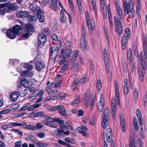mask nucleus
Masks as SVG:
<instances>
[{
  "label": "nucleus",
  "instance_id": "obj_15",
  "mask_svg": "<svg viewBox=\"0 0 147 147\" xmlns=\"http://www.w3.org/2000/svg\"><path fill=\"white\" fill-rule=\"evenodd\" d=\"M86 37V36L84 38L82 36L80 41V47L83 51L86 50L87 49V42Z\"/></svg>",
  "mask_w": 147,
  "mask_h": 147
},
{
  "label": "nucleus",
  "instance_id": "obj_18",
  "mask_svg": "<svg viewBox=\"0 0 147 147\" xmlns=\"http://www.w3.org/2000/svg\"><path fill=\"white\" fill-rule=\"evenodd\" d=\"M88 130L87 128L83 126H81L78 127L77 129V132L81 133L84 136H86L88 135L86 132Z\"/></svg>",
  "mask_w": 147,
  "mask_h": 147
},
{
  "label": "nucleus",
  "instance_id": "obj_4",
  "mask_svg": "<svg viewBox=\"0 0 147 147\" xmlns=\"http://www.w3.org/2000/svg\"><path fill=\"white\" fill-rule=\"evenodd\" d=\"M114 21L115 24V30L118 34L121 35L122 33V26L120 19L116 16L114 17Z\"/></svg>",
  "mask_w": 147,
  "mask_h": 147
},
{
  "label": "nucleus",
  "instance_id": "obj_56",
  "mask_svg": "<svg viewBox=\"0 0 147 147\" xmlns=\"http://www.w3.org/2000/svg\"><path fill=\"white\" fill-rule=\"evenodd\" d=\"M87 25L89 29H90V28H91V30L92 31L94 30V27H92L91 24V22L90 20H86Z\"/></svg>",
  "mask_w": 147,
  "mask_h": 147
},
{
  "label": "nucleus",
  "instance_id": "obj_39",
  "mask_svg": "<svg viewBox=\"0 0 147 147\" xmlns=\"http://www.w3.org/2000/svg\"><path fill=\"white\" fill-rule=\"evenodd\" d=\"M32 33H30V32H25L22 34L21 35V37L24 38V39L25 38H28L31 35Z\"/></svg>",
  "mask_w": 147,
  "mask_h": 147
},
{
  "label": "nucleus",
  "instance_id": "obj_13",
  "mask_svg": "<svg viewBox=\"0 0 147 147\" xmlns=\"http://www.w3.org/2000/svg\"><path fill=\"white\" fill-rule=\"evenodd\" d=\"M36 60V58L34 60V61L36 62L35 63L36 64L35 69L38 71H40L44 68L45 65L42 61H38Z\"/></svg>",
  "mask_w": 147,
  "mask_h": 147
},
{
  "label": "nucleus",
  "instance_id": "obj_45",
  "mask_svg": "<svg viewBox=\"0 0 147 147\" xmlns=\"http://www.w3.org/2000/svg\"><path fill=\"white\" fill-rule=\"evenodd\" d=\"M11 131L17 134L20 136H22L23 135V132L18 129H11Z\"/></svg>",
  "mask_w": 147,
  "mask_h": 147
},
{
  "label": "nucleus",
  "instance_id": "obj_34",
  "mask_svg": "<svg viewBox=\"0 0 147 147\" xmlns=\"http://www.w3.org/2000/svg\"><path fill=\"white\" fill-rule=\"evenodd\" d=\"M117 11V13L120 20H122L124 18L123 16V14L122 13L121 9L120 7L116 8Z\"/></svg>",
  "mask_w": 147,
  "mask_h": 147
},
{
  "label": "nucleus",
  "instance_id": "obj_37",
  "mask_svg": "<svg viewBox=\"0 0 147 147\" xmlns=\"http://www.w3.org/2000/svg\"><path fill=\"white\" fill-rule=\"evenodd\" d=\"M72 64L71 69L75 71H77L78 70L79 65L77 63H73Z\"/></svg>",
  "mask_w": 147,
  "mask_h": 147
},
{
  "label": "nucleus",
  "instance_id": "obj_23",
  "mask_svg": "<svg viewBox=\"0 0 147 147\" xmlns=\"http://www.w3.org/2000/svg\"><path fill=\"white\" fill-rule=\"evenodd\" d=\"M23 124H24L22 126L24 128L29 129L30 130H37V128L36 127V126H34L32 125H28L26 124V122H24L23 123Z\"/></svg>",
  "mask_w": 147,
  "mask_h": 147
},
{
  "label": "nucleus",
  "instance_id": "obj_16",
  "mask_svg": "<svg viewBox=\"0 0 147 147\" xmlns=\"http://www.w3.org/2000/svg\"><path fill=\"white\" fill-rule=\"evenodd\" d=\"M109 123V117L108 116L103 117L102 116V125L104 129H105Z\"/></svg>",
  "mask_w": 147,
  "mask_h": 147
},
{
  "label": "nucleus",
  "instance_id": "obj_63",
  "mask_svg": "<svg viewBox=\"0 0 147 147\" xmlns=\"http://www.w3.org/2000/svg\"><path fill=\"white\" fill-rule=\"evenodd\" d=\"M85 36H86V35L84 25H82V36L84 38Z\"/></svg>",
  "mask_w": 147,
  "mask_h": 147
},
{
  "label": "nucleus",
  "instance_id": "obj_55",
  "mask_svg": "<svg viewBox=\"0 0 147 147\" xmlns=\"http://www.w3.org/2000/svg\"><path fill=\"white\" fill-rule=\"evenodd\" d=\"M131 141L129 145V147H136V146L134 143V140L132 138H131L132 140H131V137L129 138Z\"/></svg>",
  "mask_w": 147,
  "mask_h": 147
},
{
  "label": "nucleus",
  "instance_id": "obj_3",
  "mask_svg": "<svg viewBox=\"0 0 147 147\" xmlns=\"http://www.w3.org/2000/svg\"><path fill=\"white\" fill-rule=\"evenodd\" d=\"M144 54L143 55L142 53H140L139 55L138 56V61L140 62L141 67H145L146 68V59H147V50H144Z\"/></svg>",
  "mask_w": 147,
  "mask_h": 147
},
{
  "label": "nucleus",
  "instance_id": "obj_26",
  "mask_svg": "<svg viewBox=\"0 0 147 147\" xmlns=\"http://www.w3.org/2000/svg\"><path fill=\"white\" fill-rule=\"evenodd\" d=\"M59 112L62 116H65L66 115V110L63 106L61 105H59Z\"/></svg>",
  "mask_w": 147,
  "mask_h": 147
},
{
  "label": "nucleus",
  "instance_id": "obj_58",
  "mask_svg": "<svg viewBox=\"0 0 147 147\" xmlns=\"http://www.w3.org/2000/svg\"><path fill=\"white\" fill-rule=\"evenodd\" d=\"M83 99L84 101H86L87 102H88L89 101V98L87 96V94L86 93H85L83 96Z\"/></svg>",
  "mask_w": 147,
  "mask_h": 147
},
{
  "label": "nucleus",
  "instance_id": "obj_27",
  "mask_svg": "<svg viewBox=\"0 0 147 147\" xmlns=\"http://www.w3.org/2000/svg\"><path fill=\"white\" fill-rule=\"evenodd\" d=\"M123 5L124 11L127 14H129L130 12V3H124Z\"/></svg>",
  "mask_w": 147,
  "mask_h": 147
},
{
  "label": "nucleus",
  "instance_id": "obj_8",
  "mask_svg": "<svg viewBox=\"0 0 147 147\" xmlns=\"http://www.w3.org/2000/svg\"><path fill=\"white\" fill-rule=\"evenodd\" d=\"M61 47V46L58 47L55 46L51 48L50 54L51 58L56 59L58 56V52Z\"/></svg>",
  "mask_w": 147,
  "mask_h": 147
},
{
  "label": "nucleus",
  "instance_id": "obj_61",
  "mask_svg": "<svg viewBox=\"0 0 147 147\" xmlns=\"http://www.w3.org/2000/svg\"><path fill=\"white\" fill-rule=\"evenodd\" d=\"M27 90L26 89H25L20 93V94L22 96H24L27 94Z\"/></svg>",
  "mask_w": 147,
  "mask_h": 147
},
{
  "label": "nucleus",
  "instance_id": "obj_40",
  "mask_svg": "<svg viewBox=\"0 0 147 147\" xmlns=\"http://www.w3.org/2000/svg\"><path fill=\"white\" fill-rule=\"evenodd\" d=\"M89 7L92 10H95L96 8V3L91 2L89 4Z\"/></svg>",
  "mask_w": 147,
  "mask_h": 147
},
{
  "label": "nucleus",
  "instance_id": "obj_54",
  "mask_svg": "<svg viewBox=\"0 0 147 147\" xmlns=\"http://www.w3.org/2000/svg\"><path fill=\"white\" fill-rule=\"evenodd\" d=\"M88 81V79L84 77L82 78L80 80V83L83 84L86 83Z\"/></svg>",
  "mask_w": 147,
  "mask_h": 147
},
{
  "label": "nucleus",
  "instance_id": "obj_2",
  "mask_svg": "<svg viewBox=\"0 0 147 147\" xmlns=\"http://www.w3.org/2000/svg\"><path fill=\"white\" fill-rule=\"evenodd\" d=\"M132 50L130 48L128 49L127 54V60L130 65L131 72L134 73L135 67L136 62L133 56H132Z\"/></svg>",
  "mask_w": 147,
  "mask_h": 147
},
{
  "label": "nucleus",
  "instance_id": "obj_28",
  "mask_svg": "<svg viewBox=\"0 0 147 147\" xmlns=\"http://www.w3.org/2000/svg\"><path fill=\"white\" fill-rule=\"evenodd\" d=\"M142 38L143 41V47L144 50H147V38L144 34H142Z\"/></svg>",
  "mask_w": 147,
  "mask_h": 147
},
{
  "label": "nucleus",
  "instance_id": "obj_10",
  "mask_svg": "<svg viewBox=\"0 0 147 147\" xmlns=\"http://www.w3.org/2000/svg\"><path fill=\"white\" fill-rule=\"evenodd\" d=\"M18 8V7L16 3H13L10 4L7 3L6 11L7 12H9L15 11Z\"/></svg>",
  "mask_w": 147,
  "mask_h": 147
},
{
  "label": "nucleus",
  "instance_id": "obj_41",
  "mask_svg": "<svg viewBox=\"0 0 147 147\" xmlns=\"http://www.w3.org/2000/svg\"><path fill=\"white\" fill-rule=\"evenodd\" d=\"M104 115L103 116V117H105L108 116L109 117V108L108 107H107L105 110V111L103 112Z\"/></svg>",
  "mask_w": 147,
  "mask_h": 147
},
{
  "label": "nucleus",
  "instance_id": "obj_29",
  "mask_svg": "<svg viewBox=\"0 0 147 147\" xmlns=\"http://www.w3.org/2000/svg\"><path fill=\"white\" fill-rule=\"evenodd\" d=\"M34 29L33 26L31 24L27 25L25 29V31L27 32H30L32 33V32H34Z\"/></svg>",
  "mask_w": 147,
  "mask_h": 147
},
{
  "label": "nucleus",
  "instance_id": "obj_57",
  "mask_svg": "<svg viewBox=\"0 0 147 147\" xmlns=\"http://www.w3.org/2000/svg\"><path fill=\"white\" fill-rule=\"evenodd\" d=\"M114 86L115 92L119 91L118 84L116 80H115L114 81Z\"/></svg>",
  "mask_w": 147,
  "mask_h": 147
},
{
  "label": "nucleus",
  "instance_id": "obj_14",
  "mask_svg": "<svg viewBox=\"0 0 147 147\" xmlns=\"http://www.w3.org/2000/svg\"><path fill=\"white\" fill-rule=\"evenodd\" d=\"M36 11H37L38 19L40 22H42L45 20L44 14L42 11L41 10L40 7H37L36 8Z\"/></svg>",
  "mask_w": 147,
  "mask_h": 147
},
{
  "label": "nucleus",
  "instance_id": "obj_24",
  "mask_svg": "<svg viewBox=\"0 0 147 147\" xmlns=\"http://www.w3.org/2000/svg\"><path fill=\"white\" fill-rule=\"evenodd\" d=\"M128 37L124 36L123 37L122 39V47L123 50L125 49L127 43V40L128 38Z\"/></svg>",
  "mask_w": 147,
  "mask_h": 147
},
{
  "label": "nucleus",
  "instance_id": "obj_30",
  "mask_svg": "<svg viewBox=\"0 0 147 147\" xmlns=\"http://www.w3.org/2000/svg\"><path fill=\"white\" fill-rule=\"evenodd\" d=\"M22 76H25L27 77H31L33 76V74L29 71L25 70L21 74Z\"/></svg>",
  "mask_w": 147,
  "mask_h": 147
},
{
  "label": "nucleus",
  "instance_id": "obj_19",
  "mask_svg": "<svg viewBox=\"0 0 147 147\" xmlns=\"http://www.w3.org/2000/svg\"><path fill=\"white\" fill-rule=\"evenodd\" d=\"M100 101L98 105V111L100 112H102L104 108V98L102 97V94H101L100 97Z\"/></svg>",
  "mask_w": 147,
  "mask_h": 147
},
{
  "label": "nucleus",
  "instance_id": "obj_62",
  "mask_svg": "<svg viewBox=\"0 0 147 147\" xmlns=\"http://www.w3.org/2000/svg\"><path fill=\"white\" fill-rule=\"evenodd\" d=\"M124 92L125 94L127 95L129 92V86H124Z\"/></svg>",
  "mask_w": 147,
  "mask_h": 147
},
{
  "label": "nucleus",
  "instance_id": "obj_60",
  "mask_svg": "<svg viewBox=\"0 0 147 147\" xmlns=\"http://www.w3.org/2000/svg\"><path fill=\"white\" fill-rule=\"evenodd\" d=\"M66 17L64 15H60V21L61 23H64L65 22Z\"/></svg>",
  "mask_w": 147,
  "mask_h": 147
},
{
  "label": "nucleus",
  "instance_id": "obj_9",
  "mask_svg": "<svg viewBox=\"0 0 147 147\" xmlns=\"http://www.w3.org/2000/svg\"><path fill=\"white\" fill-rule=\"evenodd\" d=\"M21 84L25 88H27L28 90L30 92H32L35 90V88L32 86H28L27 80L24 78H23L21 79Z\"/></svg>",
  "mask_w": 147,
  "mask_h": 147
},
{
  "label": "nucleus",
  "instance_id": "obj_21",
  "mask_svg": "<svg viewBox=\"0 0 147 147\" xmlns=\"http://www.w3.org/2000/svg\"><path fill=\"white\" fill-rule=\"evenodd\" d=\"M20 95L19 92L16 91L12 93L10 96V98L11 100L13 102L16 101Z\"/></svg>",
  "mask_w": 147,
  "mask_h": 147
},
{
  "label": "nucleus",
  "instance_id": "obj_46",
  "mask_svg": "<svg viewBox=\"0 0 147 147\" xmlns=\"http://www.w3.org/2000/svg\"><path fill=\"white\" fill-rule=\"evenodd\" d=\"M134 98L137 99L138 98V91L137 87L135 88L134 91Z\"/></svg>",
  "mask_w": 147,
  "mask_h": 147
},
{
  "label": "nucleus",
  "instance_id": "obj_32",
  "mask_svg": "<svg viewBox=\"0 0 147 147\" xmlns=\"http://www.w3.org/2000/svg\"><path fill=\"white\" fill-rule=\"evenodd\" d=\"M105 63V66L107 72L108 73L109 72V63L108 57L105 58L104 60Z\"/></svg>",
  "mask_w": 147,
  "mask_h": 147
},
{
  "label": "nucleus",
  "instance_id": "obj_51",
  "mask_svg": "<svg viewBox=\"0 0 147 147\" xmlns=\"http://www.w3.org/2000/svg\"><path fill=\"white\" fill-rule=\"evenodd\" d=\"M48 145L45 143H36V146L38 147H46Z\"/></svg>",
  "mask_w": 147,
  "mask_h": 147
},
{
  "label": "nucleus",
  "instance_id": "obj_33",
  "mask_svg": "<svg viewBox=\"0 0 147 147\" xmlns=\"http://www.w3.org/2000/svg\"><path fill=\"white\" fill-rule=\"evenodd\" d=\"M55 134H56L57 136H61L64 134V131L60 129H55L54 130Z\"/></svg>",
  "mask_w": 147,
  "mask_h": 147
},
{
  "label": "nucleus",
  "instance_id": "obj_31",
  "mask_svg": "<svg viewBox=\"0 0 147 147\" xmlns=\"http://www.w3.org/2000/svg\"><path fill=\"white\" fill-rule=\"evenodd\" d=\"M142 71L140 73V79L142 82H143L144 80V76L145 74L146 68L145 67H142Z\"/></svg>",
  "mask_w": 147,
  "mask_h": 147
},
{
  "label": "nucleus",
  "instance_id": "obj_20",
  "mask_svg": "<svg viewBox=\"0 0 147 147\" xmlns=\"http://www.w3.org/2000/svg\"><path fill=\"white\" fill-rule=\"evenodd\" d=\"M55 122H57L59 127L63 130H66V126L64 123V121L61 120L58 118H56Z\"/></svg>",
  "mask_w": 147,
  "mask_h": 147
},
{
  "label": "nucleus",
  "instance_id": "obj_12",
  "mask_svg": "<svg viewBox=\"0 0 147 147\" xmlns=\"http://www.w3.org/2000/svg\"><path fill=\"white\" fill-rule=\"evenodd\" d=\"M106 140L108 143L111 142V145L114 144V142L112 141V138L113 136V133L112 130L111 128H108L106 132Z\"/></svg>",
  "mask_w": 147,
  "mask_h": 147
},
{
  "label": "nucleus",
  "instance_id": "obj_52",
  "mask_svg": "<svg viewBox=\"0 0 147 147\" xmlns=\"http://www.w3.org/2000/svg\"><path fill=\"white\" fill-rule=\"evenodd\" d=\"M66 129H69L71 130H73V128L71 126L70 123L69 122H66Z\"/></svg>",
  "mask_w": 147,
  "mask_h": 147
},
{
  "label": "nucleus",
  "instance_id": "obj_11",
  "mask_svg": "<svg viewBox=\"0 0 147 147\" xmlns=\"http://www.w3.org/2000/svg\"><path fill=\"white\" fill-rule=\"evenodd\" d=\"M121 129L124 133L126 131L125 121L124 115L121 113L119 115Z\"/></svg>",
  "mask_w": 147,
  "mask_h": 147
},
{
  "label": "nucleus",
  "instance_id": "obj_36",
  "mask_svg": "<svg viewBox=\"0 0 147 147\" xmlns=\"http://www.w3.org/2000/svg\"><path fill=\"white\" fill-rule=\"evenodd\" d=\"M115 94L116 99V102L118 106H119L120 105L119 95V91L115 92Z\"/></svg>",
  "mask_w": 147,
  "mask_h": 147
},
{
  "label": "nucleus",
  "instance_id": "obj_17",
  "mask_svg": "<svg viewBox=\"0 0 147 147\" xmlns=\"http://www.w3.org/2000/svg\"><path fill=\"white\" fill-rule=\"evenodd\" d=\"M57 0H49L48 3L50 7L55 11L57 10Z\"/></svg>",
  "mask_w": 147,
  "mask_h": 147
},
{
  "label": "nucleus",
  "instance_id": "obj_5",
  "mask_svg": "<svg viewBox=\"0 0 147 147\" xmlns=\"http://www.w3.org/2000/svg\"><path fill=\"white\" fill-rule=\"evenodd\" d=\"M44 33H41L38 36V47L41 48L43 46L46 41V34L48 33V31L45 30Z\"/></svg>",
  "mask_w": 147,
  "mask_h": 147
},
{
  "label": "nucleus",
  "instance_id": "obj_43",
  "mask_svg": "<svg viewBox=\"0 0 147 147\" xmlns=\"http://www.w3.org/2000/svg\"><path fill=\"white\" fill-rule=\"evenodd\" d=\"M24 68H26L27 70L31 71L32 69L33 66L28 63H25L24 65Z\"/></svg>",
  "mask_w": 147,
  "mask_h": 147
},
{
  "label": "nucleus",
  "instance_id": "obj_48",
  "mask_svg": "<svg viewBox=\"0 0 147 147\" xmlns=\"http://www.w3.org/2000/svg\"><path fill=\"white\" fill-rule=\"evenodd\" d=\"M34 3H32L29 6V8L30 9L33 11H35L36 12H37V11H36V8L37 7H39L37 6H35V7L34 8Z\"/></svg>",
  "mask_w": 147,
  "mask_h": 147
},
{
  "label": "nucleus",
  "instance_id": "obj_38",
  "mask_svg": "<svg viewBox=\"0 0 147 147\" xmlns=\"http://www.w3.org/2000/svg\"><path fill=\"white\" fill-rule=\"evenodd\" d=\"M80 96H78L77 98L71 102L72 105H75L79 104L80 102Z\"/></svg>",
  "mask_w": 147,
  "mask_h": 147
},
{
  "label": "nucleus",
  "instance_id": "obj_47",
  "mask_svg": "<svg viewBox=\"0 0 147 147\" xmlns=\"http://www.w3.org/2000/svg\"><path fill=\"white\" fill-rule=\"evenodd\" d=\"M65 140L66 142L71 144H74L75 142L74 140V139L69 138H65Z\"/></svg>",
  "mask_w": 147,
  "mask_h": 147
},
{
  "label": "nucleus",
  "instance_id": "obj_44",
  "mask_svg": "<svg viewBox=\"0 0 147 147\" xmlns=\"http://www.w3.org/2000/svg\"><path fill=\"white\" fill-rule=\"evenodd\" d=\"M24 124L20 123H17L15 122H11L9 123V125L13 126H22Z\"/></svg>",
  "mask_w": 147,
  "mask_h": 147
},
{
  "label": "nucleus",
  "instance_id": "obj_22",
  "mask_svg": "<svg viewBox=\"0 0 147 147\" xmlns=\"http://www.w3.org/2000/svg\"><path fill=\"white\" fill-rule=\"evenodd\" d=\"M71 54L72 55L71 61L72 63H75L76 62V59L78 55V51L77 50H75L71 51Z\"/></svg>",
  "mask_w": 147,
  "mask_h": 147
},
{
  "label": "nucleus",
  "instance_id": "obj_53",
  "mask_svg": "<svg viewBox=\"0 0 147 147\" xmlns=\"http://www.w3.org/2000/svg\"><path fill=\"white\" fill-rule=\"evenodd\" d=\"M125 36L129 38L131 36L129 29L128 28H126L125 30Z\"/></svg>",
  "mask_w": 147,
  "mask_h": 147
},
{
  "label": "nucleus",
  "instance_id": "obj_42",
  "mask_svg": "<svg viewBox=\"0 0 147 147\" xmlns=\"http://www.w3.org/2000/svg\"><path fill=\"white\" fill-rule=\"evenodd\" d=\"M96 87L98 90L100 91L101 89L102 84L101 81L100 80H98L96 83Z\"/></svg>",
  "mask_w": 147,
  "mask_h": 147
},
{
  "label": "nucleus",
  "instance_id": "obj_64",
  "mask_svg": "<svg viewBox=\"0 0 147 147\" xmlns=\"http://www.w3.org/2000/svg\"><path fill=\"white\" fill-rule=\"evenodd\" d=\"M21 144L22 142L20 141L16 142L15 143V145L14 147H20Z\"/></svg>",
  "mask_w": 147,
  "mask_h": 147
},
{
  "label": "nucleus",
  "instance_id": "obj_6",
  "mask_svg": "<svg viewBox=\"0 0 147 147\" xmlns=\"http://www.w3.org/2000/svg\"><path fill=\"white\" fill-rule=\"evenodd\" d=\"M56 119L46 116V118L43 121V123L45 125L53 128L57 127V124L55 123Z\"/></svg>",
  "mask_w": 147,
  "mask_h": 147
},
{
  "label": "nucleus",
  "instance_id": "obj_1",
  "mask_svg": "<svg viewBox=\"0 0 147 147\" xmlns=\"http://www.w3.org/2000/svg\"><path fill=\"white\" fill-rule=\"evenodd\" d=\"M21 26L17 25L13 27L12 29H9L6 32L7 36L11 39H13L16 38V34H19L21 33Z\"/></svg>",
  "mask_w": 147,
  "mask_h": 147
},
{
  "label": "nucleus",
  "instance_id": "obj_59",
  "mask_svg": "<svg viewBox=\"0 0 147 147\" xmlns=\"http://www.w3.org/2000/svg\"><path fill=\"white\" fill-rule=\"evenodd\" d=\"M28 105H25L24 106L20 108L19 110L20 111H25L26 109L28 110Z\"/></svg>",
  "mask_w": 147,
  "mask_h": 147
},
{
  "label": "nucleus",
  "instance_id": "obj_50",
  "mask_svg": "<svg viewBox=\"0 0 147 147\" xmlns=\"http://www.w3.org/2000/svg\"><path fill=\"white\" fill-rule=\"evenodd\" d=\"M68 66V64L67 63H63V65L61 69V72H64L65 69Z\"/></svg>",
  "mask_w": 147,
  "mask_h": 147
},
{
  "label": "nucleus",
  "instance_id": "obj_49",
  "mask_svg": "<svg viewBox=\"0 0 147 147\" xmlns=\"http://www.w3.org/2000/svg\"><path fill=\"white\" fill-rule=\"evenodd\" d=\"M44 114V113L43 111L36 112L34 113V116L35 117H38L42 116Z\"/></svg>",
  "mask_w": 147,
  "mask_h": 147
},
{
  "label": "nucleus",
  "instance_id": "obj_35",
  "mask_svg": "<svg viewBox=\"0 0 147 147\" xmlns=\"http://www.w3.org/2000/svg\"><path fill=\"white\" fill-rule=\"evenodd\" d=\"M27 18L30 21L35 22L37 20V18L36 16L29 15L28 14L27 16Z\"/></svg>",
  "mask_w": 147,
  "mask_h": 147
},
{
  "label": "nucleus",
  "instance_id": "obj_25",
  "mask_svg": "<svg viewBox=\"0 0 147 147\" xmlns=\"http://www.w3.org/2000/svg\"><path fill=\"white\" fill-rule=\"evenodd\" d=\"M28 13L29 12L26 11H20L16 13V15L18 18H24L26 17H27Z\"/></svg>",
  "mask_w": 147,
  "mask_h": 147
},
{
  "label": "nucleus",
  "instance_id": "obj_7",
  "mask_svg": "<svg viewBox=\"0 0 147 147\" xmlns=\"http://www.w3.org/2000/svg\"><path fill=\"white\" fill-rule=\"evenodd\" d=\"M71 50L70 49H62L61 51V54L59 58H61L62 57L63 59L69 57L70 56Z\"/></svg>",
  "mask_w": 147,
  "mask_h": 147
}]
</instances>
